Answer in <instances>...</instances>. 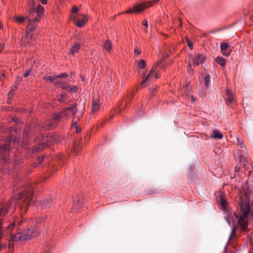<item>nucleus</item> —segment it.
I'll return each instance as SVG.
<instances>
[{
  "instance_id": "61",
  "label": "nucleus",
  "mask_w": 253,
  "mask_h": 253,
  "mask_svg": "<svg viewBox=\"0 0 253 253\" xmlns=\"http://www.w3.org/2000/svg\"><path fill=\"white\" fill-rule=\"evenodd\" d=\"M179 26H180L181 27L182 26V23H181V21H180V23L179 24Z\"/></svg>"
},
{
  "instance_id": "4",
  "label": "nucleus",
  "mask_w": 253,
  "mask_h": 253,
  "mask_svg": "<svg viewBox=\"0 0 253 253\" xmlns=\"http://www.w3.org/2000/svg\"><path fill=\"white\" fill-rule=\"evenodd\" d=\"M19 140V137H14L13 136L10 135L4 140V143H0V156H1V158L5 162H8L6 155L10 150V147L8 143L10 141H13L14 143H18Z\"/></svg>"
},
{
  "instance_id": "24",
  "label": "nucleus",
  "mask_w": 253,
  "mask_h": 253,
  "mask_svg": "<svg viewBox=\"0 0 253 253\" xmlns=\"http://www.w3.org/2000/svg\"><path fill=\"white\" fill-rule=\"evenodd\" d=\"M28 17H22L20 16H15L13 19L19 23H23L26 19H28Z\"/></svg>"
},
{
  "instance_id": "28",
  "label": "nucleus",
  "mask_w": 253,
  "mask_h": 253,
  "mask_svg": "<svg viewBox=\"0 0 253 253\" xmlns=\"http://www.w3.org/2000/svg\"><path fill=\"white\" fill-rule=\"evenodd\" d=\"M229 47L228 43L226 42H222L220 44L221 51H225Z\"/></svg>"
},
{
  "instance_id": "38",
  "label": "nucleus",
  "mask_w": 253,
  "mask_h": 253,
  "mask_svg": "<svg viewBox=\"0 0 253 253\" xmlns=\"http://www.w3.org/2000/svg\"><path fill=\"white\" fill-rule=\"evenodd\" d=\"M61 87L63 89L67 90H69L70 86L69 85H65L64 84H63V85L61 86Z\"/></svg>"
},
{
  "instance_id": "37",
  "label": "nucleus",
  "mask_w": 253,
  "mask_h": 253,
  "mask_svg": "<svg viewBox=\"0 0 253 253\" xmlns=\"http://www.w3.org/2000/svg\"><path fill=\"white\" fill-rule=\"evenodd\" d=\"M222 54L225 56H228L230 54V52L228 51L227 50L225 51H221Z\"/></svg>"
},
{
  "instance_id": "39",
  "label": "nucleus",
  "mask_w": 253,
  "mask_h": 253,
  "mask_svg": "<svg viewBox=\"0 0 253 253\" xmlns=\"http://www.w3.org/2000/svg\"><path fill=\"white\" fill-rule=\"evenodd\" d=\"M78 150L79 149L77 147H74L73 150L72 151V152L75 153V154H77L78 153Z\"/></svg>"
},
{
  "instance_id": "18",
  "label": "nucleus",
  "mask_w": 253,
  "mask_h": 253,
  "mask_svg": "<svg viewBox=\"0 0 253 253\" xmlns=\"http://www.w3.org/2000/svg\"><path fill=\"white\" fill-rule=\"evenodd\" d=\"M112 45L111 42L109 40H106L103 44L104 49L109 52L112 49Z\"/></svg>"
},
{
  "instance_id": "14",
  "label": "nucleus",
  "mask_w": 253,
  "mask_h": 253,
  "mask_svg": "<svg viewBox=\"0 0 253 253\" xmlns=\"http://www.w3.org/2000/svg\"><path fill=\"white\" fill-rule=\"evenodd\" d=\"M100 101L97 99H93L91 104V112L94 113L100 109Z\"/></svg>"
},
{
  "instance_id": "59",
  "label": "nucleus",
  "mask_w": 253,
  "mask_h": 253,
  "mask_svg": "<svg viewBox=\"0 0 253 253\" xmlns=\"http://www.w3.org/2000/svg\"><path fill=\"white\" fill-rule=\"evenodd\" d=\"M63 99H64V98H62V97H61V98L59 99V101L61 102V101H62L63 100Z\"/></svg>"
},
{
  "instance_id": "16",
  "label": "nucleus",
  "mask_w": 253,
  "mask_h": 253,
  "mask_svg": "<svg viewBox=\"0 0 253 253\" xmlns=\"http://www.w3.org/2000/svg\"><path fill=\"white\" fill-rule=\"evenodd\" d=\"M239 163L240 165L242 166L245 169L249 168V162L242 155H239Z\"/></svg>"
},
{
  "instance_id": "9",
  "label": "nucleus",
  "mask_w": 253,
  "mask_h": 253,
  "mask_svg": "<svg viewBox=\"0 0 253 253\" xmlns=\"http://www.w3.org/2000/svg\"><path fill=\"white\" fill-rule=\"evenodd\" d=\"M79 17L82 16V19H77L76 16L72 17L73 20L75 22V24L79 27L83 26L87 21V18L84 14H79Z\"/></svg>"
},
{
  "instance_id": "27",
  "label": "nucleus",
  "mask_w": 253,
  "mask_h": 253,
  "mask_svg": "<svg viewBox=\"0 0 253 253\" xmlns=\"http://www.w3.org/2000/svg\"><path fill=\"white\" fill-rule=\"evenodd\" d=\"M210 82V77L209 75H207L205 78V85L206 88H208L209 87Z\"/></svg>"
},
{
  "instance_id": "36",
  "label": "nucleus",
  "mask_w": 253,
  "mask_h": 253,
  "mask_svg": "<svg viewBox=\"0 0 253 253\" xmlns=\"http://www.w3.org/2000/svg\"><path fill=\"white\" fill-rule=\"evenodd\" d=\"M79 10V9L78 7L76 6H73L72 8V12L73 13H76Z\"/></svg>"
},
{
  "instance_id": "54",
  "label": "nucleus",
  "mask_w": 253,
  "mask_h": 253,
  "mask_svg": "<svg viewBox=\"0 0 253 253\" xmlns=\"http://www.w3.org/2000/svg\"><path fill=\"white\" fill-rule=\"evenodd\" d=\"M4 246L0 243V251L4 248Z\"/></svg>"
},
{
  "instance_id": "20",
  "label": "nucleus",
  "mask_w": 253,
  "mask_h": 253,
  "mask_svg": "<svg viewBox=\"0 0 253 253\" xmlns=\"http://www.w3.org/2000/svg\"><path fill=\"white\" fill-rule=\"evenodd\" d=\"M226 95L227 96V103H232L234 101L233 93L230 90H226Z\"/></svg>"
},
{
  "instance_id": "56",
  "label": "nucleus",
  "mask_w": 253,
  "mask_h": 253,
  "mask_svg": "<svg viewBox=\"0 0 253 253\" xmlns=\"http://www.w3.org/2000/svg\"><path fill=\"white\" fill-rule=\"evenodd\" d=\"M18 186H16L15 184H13V189L14 190H16L17 189Z\"/></svg>"
},
{
  "instance_id": "25",
  "label": "nucleus",
  "mask_w": 253,
  "mask_h": 253,
  "mask_svg": "<svg viewBox=\"0 0 253 253\" xmlns=\"http://www.w3.org/2000/svg\"><path fill=\"white\" fill-rule=\"evenodd\" d=\"M237 144L242 149V152H244V153H245L246 151V148L244 146L243 142L242 140L238 139Z\"/></svg>"
},
{
  "instance_id": "7",
  "label": "nucleus",
  "mask_w": 253,
  "mask_h": 253,
  "mask_svg": "<svg viewBox=\"0 0 253 253\" xmlns=\"http://www.w3.org/2000/svg\"><path fill=\"white\" fill-rule=\"evenodd\" d=\"M29 6L28 12L29 14L36 12L38 16H40L43 12V8L40 4H38L36 8H35V3L34 0H31V2L29 3Z\"/></svg>"
},
{
  "instance_id": "50",
  "label": "nucleus",
  "mask_w": 253,
  "mask_h": 253,
  "mask_svg": "<svg viewBox=\"0 0 253 253\" xmlns=\"http://www.w3.org/2000/svg\"><path fill=\"white\" fill-rule=\"evenodd\" d=\"M43 4H45L47 2V0H39Z\"/></svg>"
},
{
  "instance_id": "52",
  "label": "nucleus",
  "mask_w": 253,
  "mask_h": 253,
  "mask_svg": "<svg viewBox=\"0 0 253 253\" xmlns=\"http://www.w3.org/2000/svg\"><path fill=\"white\" fill-rule=\"evenodd\" d=\"M66 93H62L61 94V96L62 98H64H64H65V97H66Z\"/></svg>"
},
{
  "instance_id": "57",
  "label": "nucleus",
  "mask_w": 253,
  "mask_h": 253,
  "mask_svg": "<svg viewBox=\"0 0 253 253\" xmlns=\"http://www.w3.org/2000/svg\"><path fill=\"white\" fill-rule=\"evenodd\" d=\"M235 170H236V171H239V170H240V168L239 167H236L235 168Z\"/></svg>"
},
{
  "instance_id": "23",
  "label": "nucleus",
  "mask_w": 253,
  "mask_h": 253,
  "mask_svg": "<svg viewBox=\"0 0 253 253\" xmlns=\"http://www.w3.org/2000/svg\"><path fill=\"white\" fill-rule=\"evenodd\" d=\"M80 200L78 198H76L74 201V204L72 209H71L73 212L75 209H78L80 208L81 205L79 204Z\"/></svg>"
},
{
  "instance_id": "49",
  "label": "nucleus",
  "mask_w": 253,
  "mask_h": 253,
  "mask_svg": "<svg viewBox=\"0 0 253 253\" xmlns=\"http://www.w3.org/2000/svg\"><path fill=\"white\" fill-rule=\"evenodd\" d=\"M43 159V157H41V158L40 157L38 159V161L39 163H41L42 162Z\"/></svg>"
},
{
  "instance_id": "47",
  "label": "nucleus",
  "mask_w": 253,
  "mask_h": 253,
  "mask_svg": "<svg viewBox=\"0 0 253 253\" xmlns=\"http://www.w3.org/2000/svg\"><path fill=\"white\" fill-rule=\"evenodd\" d=\"M188 47H189L191 49H193V44H192V43L188 42Z\"/></svg>"
},
{
  "instance_id": "22",
  "label": "nucleus",
  "mask_w": 253,
  "mask_h": 253,
  "mask_svg": "<svg viewBox=\"0 0 253 253\" xmlns=\"http://www.w3.org/2000/svg\"><path fill=\"white\" fill-rule=\"evenodd\" d=\"M216 62L222 67H224L226 64V59L221 57H217L215 59Z\"/></svg>"
},
{
  "instance_id": "6",
  "label": "nucleus",
  "mask_w": 253,
  "mask_h": 253,
  "mask_svg": "<svg viewBox=\"0 0 253 253\" xmlns=\"http://www.w3.org/2000/svg\"><path fill=\"white\" fill-rule=\"evenodd\" d=\"M57 142V139L55 137V136H53L52 135H48L45 137H44L43 141L41 143H40L38 146L35 147L34 151L36 152L40 151L41 149L44 148V147L49 145V144H46V143L51 144L52 143L54 144L55 143Z\"/></svg>"
},
{
  "instance_id": "58",
  "label": "nucleus",
  "mask_w": 253,
  "mask_h": 253,
  "mask_svg": "<svg viewBox=\"0 0 253 253\" xmlns=\"http://www.w3.org/2000/svg\"><path fill=\"white\" fill-rule=\"evenodd\" d=\"M73 125L76 126H77V122H75L73 123Z\"/></svg>"
},
{
  "instance_id": "29",
  "label": "nucleus",
  "mask_w": 253,
  "mask_h": 253,
  "mask_svg": "<svg viewBox=\"0 0 253 253\" xmlns=\"http://www.w3.org/2000/svg\"><path fill=\"white\" fill-rule=\"evenodd\" d=\"M140 68L143 69L146 66V62L143 59H141L138 63Z\"/></svg>"
},
{
  "instance_id": "5",
  "label": "nucleus",
  "mask_w": 253,
  "mask_h": 253,
  "mask_svg": "<svg viewBox=\"0 0 253 253\" xmlns=\"http://www.w3.org/2000/svg\"><path fill=\"white\" fill-rule=\"evenodd\" d=\"M77 106L76 103H74L71 107L66 108L64 111L59 114H54L53 117V120L55 121H57L63 117H67L68 115V112L69 111H71L72 113V116L75 117V114L78 111Z\"/></svg>"
},
{
  "instance_id": "45",
  "label": "nucleus",
  "mask_w": 253,
  "mask_h": 253,
  "mask_svg": "<svg viewBox=\"0 0 253 253\" xmlns=\"http://www.w3.org/2000/svg\"><path fill=\"white\" fill-rule=\"evenodd\" d=\"M132 12H135L133 11V9H129L128 10L126 11V12H125L124 13H132Z\"/></svg>"
},
{
  "instance_id": "26",
  "label": "nucleus",
  "mask_w": 253,
  "mask_h": 253,
  "mask_svg": "<svg viewBox=\"0 0 253 253\" xmlns=\"http://www.w3.org/2000/svg\"><path fill=\"white\" fill-rule=\"evenodd\" d=\"M226 214L227 215L225 217L226 220L227 222L228 223V224H230V222L233 220L232 213H229V212L227 211Z\"/></svg>"
},
{
  "instance_id": "51",
  "label": "nucleus",
  "mask_w": 253,
  "mask_h": 253,
  "mask_svg": "<svg viewBox=\"0 0 253 253\" xmlns=\"http://www.w3.org/2000/svg\"><path fill=\"white\" fill-rule=\"evenodd\" d=\"M76 131L77 133H79L81 131V128L78 127V126H77V127H76Z\"/></svg>"
},
{
  "instance_id": "40",
  "label": "nucleus",
  "mask_w": 253,
  "mask_h": 253,
  "mask_svg": "<svg viewBox=\"0 0 253 253\" xmlns=\"http://www.w3.org/2000/svg\"><path fill=\"white\" fill-rule=\"evenodd\" d=\"M18 87V85L14 84V85L12 87V88L10 90V91L13 92L17 89Z\"/></svg>"
},
{
  "instance_id": "21",
  "label": "nucleus",
  "mask_w": 253,
  "mask_h": 253,
  "mask_svg": "<svg viewBox=\"0 0 253 253\" xmlns=\"http://www.w3.org/2000/svg\"><path fill=\"white\" fill-rule=\"evenodd\" d=\"M212 136L214 138L220 139L223 137V135L219 130H214Z\"/></svg>"
},
{
  "instance_id": "10",
  "label": "nucleus",
  "mask_w": 253,
  "mask_h": 253,
  "mask_svg": "<svg viewBox=\"0 0 253 253\" xmlns=\"http://www.w3.org/2000/svg\"><path fill=\"white\" fill-rule=\"evenodd\" d=\"M151 5V1L147 2L146 3L143 4H137L134 6L133 11L135 12H139Z\"/></svg>"
},
{
  "instance_id": "35",
  "label": "nucleus",
  "mask_w": 253,
  "mask_h": 253,
  "mask_svg": "<svg viewBox=\"0 0 253 253\" xmlns=\"http://www.w3.org/2000/svg\"><path fill=\"white\" fill-rule=\"evenodd\" d=\"M22 81V79L20 77H17L16 80L15 82V84H17L18 85Z\"/></svg>"
},
{
  "instance_id": "3",
  "label": "nucleus",
  "mask_w": 253,
  "mask_h": 253,
  "mask_svg": "<svg viewBox=\"0 0 253 253\" xmlns=\"http://www.w3.org/2000/svg\"><path fill=\"white\" fill-rule=\"evenodd\" d=\"M239 206L242 212V214L239 216L237 214L234 213L238 219V223L242 228L246 231L248 222L247 217L251 211L250 201V192L245 191L244 195L241 197Z\"/></svg>"
},
{
  "instance_id": "42",
  "label": "nucleus",
  "mask_w": 253,
  "mask_h": 253,
  "mask_svg": "<svg viewBox=\"0 0 253 253\" xmlns=\"http://www.w3.org/2000/svg\"><path fill=\"white\" fill-rule=\"evenodd\" d=\"M134 52L135 54L139 55L141 53V51L138 49L135 48L134 49Z\"/></svg>"
},
{
  "instance_id": "15",
  "label": "nucleus",
  "mask_w": 253,
  "mask_h": 253,
  "mask_svg": "<svg viewBox=\"0 0 253 253\" xmlns=\"http://www.w3.org/2000/svg\"><path fill=\"white\" fill-rule=\"evenodd\" d=\"M219 205H220V208L224 211H226L227 209V202L225 199V195L223 194H220L219 196Z\"/></svg>"
},
{
  "instance_id": "34",
  "label": "nucleus",
  "mask_w": 253,
  "mask_h": 253,
  "mask_svg": "<svg viewBox=\"0 0 253 253\" xmlns=\"http://www.w3.org/2000/svg\"><path fill=\"white\" fill-rule=\"evenodd\" d=\"M191 62H192V61H191L189 59V60H188L189 66H188V69H188V70L190 72H192V73H193V72H194V70H193V69H192V68H191Z\"/></svg>"
},
{
  "instance_id": "43",
  "label": "nucleus",
  "mask_w": 253,
  "mask_h": 253,
  "mask_svg": "<svg viewBox=\"0 0 253 253\" xmlns=\"http://www.w3.org/2000/svg\"><path fill=\"white\" fill-rule=\"evenodd\" d=\"M4 43H0V52L2 51V50L4 49Z\"/></svg>"
},
{
  "instance_id": "64",
  "label": "nucleus",
  "mask_w": 253,
  "mask_h": 253,
  "mask_svg": "<svg viewBox=\"0 0 253 253\" xmlns=\"http://www.w3.org/2000/svg\"><path fill=\"white\" fill-rule=\"evenodd\" d=\"M1 28V24L0 23V29Z\"/></svg>"
},
{
  "instance_id": "31",
  "label": "nucleus",
  "mask_w": 253,
  "mask_h": 253,
  "mask_svg": "<svg viewBox=\"0 0 253 253\" xmlns=\"http://www.w3.org/2000/svg\"><path fill=\"white\" fill-rule=\"evenodd\" d=\"M236 228L235 227H233L232 230V231L230 233V237L229 238V240H231L232 237L234 236L236 234Z\"/></svg>"
},
{
  "instance_id": "48",
  "label": "nucleus",
  "mask_w": 253,
  "mask_h": 253,
  "mask_svg": "<svg viewBox=\"0 0 253 253\" xmlns=\"http://www.w3.org/2000/svg\"><path fill=\"white\" fill-rule=\"evenodd\" d=\"M27 134H28V129H25L24 130L23 135H24V136H25Z\"/></svg>"
},
{
  "instance_id": "44",
  "label": "nucleus",
  "mask_w": 253,
  "mask_h": 253,
  "mask_svg": "<svg viewBox=\"0 0 253 253\" xmlns=\"http://www.w3.org/2000/svg\"><path fill=\"white\" fill-rule=\"evenodd\" d=\"M142 24L146 26V27H147L148 26V23H147V21L146 20H144L142 22Z\"/></svg>"
},
{
  "instance_id": "13",
  "label": "nucleus",
  "mask_w": 253,
  "mask_h": 253,
  "mask_svg": "<svg viewBox=\"0 0 253 253\" xmlns=\"http://www.w3.org/2000/svg\"><path fill=\"white\" fill-rule=\"evenodd\" d=\"M52 201L53 199L51 197H48L45 200L41 201L40 204L43 208H46L51 206Z\"/></svg>"
},
{
  "instance_id": "41",
  "label": "nucleus",
  "mask_w": 253,
  "mask_h": 253,
  "mask_svg": "<svg viewBox=\"0 0 253 253\" xmlns=\"http://www.w3.org/2000/svg\"><path fill=\"white\" fill-rule=\"evenodd\" d=\"M154 68V69L155 70V72L154 73H153L151 75V76H152L153 74H154V73H155V74H154V77H155V78L156 79H158V78H159V75H158L157 73H156V69H155V67L154 66H153L152 68Z\"/></svg>"
},
{
  "instance_id": "62",
  "label": "nucleus",
  "mask_w": 253,
  "mask_h": 253,
  "mask_svg": "<svg viewBox=\"0 0 253 253\" xmlns=\"http://www.w3.org/2000/svg\"><path fill=\"white\" fill-rule=\"evenodd\" d=\"M74 74V72H72L71 73V76H73Z\"/></svg>"
},
{
  "instance_id": "33",
  "label": "nucleus",
  "mask_w": 253,
  "mask_h": 253,
  "mask_svg": "<svg viewBox=\"0 0 253 253\" xmlns=\"http://www.w3.org/2000/svg\"><path fill=\"white\" fill-rule=\"evenodd\" d=\"M68 76V75L66 73H61L58 76H56V79L58 78H66Z\"/></svg>"
},
{
  "instance_id": "55",
  "label": "nucleus",
  "mask_w": 253,
  "mask_h": 253,
  "mask_svg": "<svg viewBox=\"0 0 253 253\" xmlns=\"http://www.w3.org/2000/svg\"><path fill=\"white\" fill-rule=\"evenodd\" d=\"M4 76H5V74H4V73H3V74H1V76L0 77V79L1 80H2V79H3V78L4 77Z\"/></svg>"
},
{
  "instance_id": "17",
  "label": "nucleus",
  "mask_w": 253,
  "mask_h": 253,
  "mask_svg": "<svg viewBox=\"0 0 253 253\" xmlns=\"http://www.w3.org/2000/svg\"><path fill=\"white\" fill-rule=\"evenodd\" d=\"M43 79L45 80H49L51 82H52L53 84L55 85H58V84H62L60 82L55 81V79H56V76H47V77L44 76Z\"/></svg>"
},
{
  "instance_id": "8",
  "label": "nucleus",
  "mask_w": 253,
  "mask_h": 253,
  "mask_svg": "<svg viewBox=\"0 0 253 253\" xmlns=\"http://www.w3.org/2000/svg\"><path fill=\"white\" fill-rule=\"evenodd\" d=\"M189 59L193 62L194 65L199 66L202 65L206 60L205 56L201 53H197L193 57L192 55L189 57Z\"/></svg>"
},
{
  "instance_id": "12",
  "label": "nucleus",
  "mask_w": 253,
  "mask_h": 253,
  "mask_svg": "<svg viewBox=\"0 0 253 253\" xmlns=\"http://www.w3.org/2000/svg\"><path fill=\"white\" fill-rule=\"evenodd\" d=\"M39 17L40 16H38L37 15V16L33 19L29 20V23L27 26L31 31H33L35 29L36 26L35 24L37 23L40 20Z\"/></svg>"
},
{
  "instance_id": "2",
  "label": "nucleus",
  "mask_w": 253,
  "mask_h": 253,
  "mask_svg": "<svg viewBox=\"0 0 253 253\" xmlns=\"http://www.w3.org/2000/svg\"><path fill=\"white\" fill-rule=\"evenodd\" d=\"M20 223L18 222L14 221L11 224L5 225L6 230L5 232L6 234H9V239L13 241L22 242L26 240L30 239L32 238L37 237L40 234L39 227L37 226H33L29 229H25L23 231L16 230V233L14 234L12 233V231L15 228H16Z\"/></svg>"
},
{
  "instance_id": "63",
  "label": "nucleus",
  "mask_w": 253,
  "mask_h": 253,
  "mask_svg": "<svg viewBox=\"0 0 253 253\" xmlns=\"http://www.w3.org/2000/svg\"><path fill=\"white\" fill-rule=\"evenodd\" d=\"M17 118H13V121H16Z\"/></svg>"
},
{
  "instance_id": "60",
  "label": "nucleus",
  "mask_w": 253,
  "mask_h": 253,
  "mask_svg": "<svg viewBox=\"0 0 253 253\" xmlns=\"http://www.w3.org/2000/svg\"><path fill=\"white\" fill-rule=\"evenodd\" d=\"M251 244H252V247L253 248V240H251Z\"/></svg>"
},
{
  "instance_id": "1",
  "label": "nucleus",
  "mask_w": 253,
  "mask_h": 253,
  "mask_svg": "<svg viewBox=\"0 0 253 253\" xmlns=\"http://www.w3.org/2000/svg\"><path fill=\"white\" fill-rule=\"evenodd\" d=\"M33 187H29L25 188L24 191L19 193L18 197L16 203L15 200L13 199L9 202L3 204L0 209V239L3 236V233L2 232V229L4 227L6 223L5 218V214L8 212L11 207L14 205H17L19 209H21L24 212L27 211L28 206L32 200L33 194L32 189Z\"/></svg>"
},
{
  "instance_id": "32",
  "label": "nucleus",
  "mask_w": 253,
  "mask_h": 253,
  "mask_svg": "<svg viewBox=\"0 0 253 253\" xmlns=\"http://www.w3.org/2000/svg\"><path fill=\"white\" fill-rule=\"evenodd\" d=\"M32 70V68H31L30 69H28L27 70H26V71H25L24 74V77L25 78H26L28 76H29Z\"/></svg>"
},
{
  "instance_id": "30",
  "label": "nucleus",
  "mask_w": 253,
  "mask_h": 253,
  "mask_svg": "<svg viewBox=\"0 0 253 253\" xmlns=\"http://www.w3.org/2000/svg\"><path fill=\"white\" fill-rule=\"evenodd\" d=\"M78 87L77 86L74 85L72 87L70 86L69 91L71 93H75L77 91Z\"/></svg>"
},
{
  "instance_id": "53",
  "label": "nucleus",
  "mask_w": 253,
  "mask_h": 253,
  "mask_svg": "<svg viewBox=\"0 0 253 253\" xmlns=\"http://www.w3.org/2000/svg\"><path fill=\"white\" fill-rule=\"evenodd\" d=\"M159 0H153V3H156L158 2ZM151 4L152 5V2H151Z\"/></svg>"
},
{
  "instance_id": "46",
  "label": "nucleus",
  "mask_w": 253,
  "mask_h": 253,
  "mask_svg": "<svg viewBox=\"0 0 253 253\" xmlns=\"http://www.w3.org/2000/svg\"><path fill=\"white\" fill-rule=\"evenodd\" d=\"M12 92H11V91H10L9 92V93H8V100H9V99H11V98H12Z\"/></svg>"
},
{
  "instance_id": "11",
  "label": "nucleus",
  "mask_w": 253,
  "mask_h": 253,
  "mask_svg": "<svg viewBox=\"0 0 253 253\" xmlns=\"http://www.w3.org/2000/svg\"><path fill=\"white\" fill-rule=\"evenodd\" d=\"M155 72V70L154 69V68H152L150 72V73L147 75V76L143 79V80L141 82L140 84V86L143 88L146 86L150 82V77L151 75Z\"/></svg>"
},
{
  "instance_id": "19",
  "label": "nucleus",
  "mask_w": 253,
  "mask_h": 253,
  "mask_svg": "<svg viewBox=\"0 0 253 253\" xmlns=\"http://www.w3.org/2000/svg\"><path fill=\"white\" fill-rule=\"evenodd\" d=\"M80 48V44L79 43H75L71 47L70 51V53L72 54H74L78 52Z\"/></svg>"
}]
</instances>
